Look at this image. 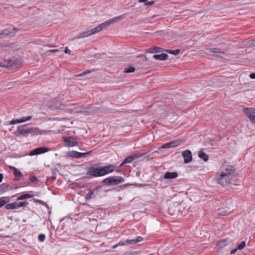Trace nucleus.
I'll return each instance as SVG.
<instances>
[{"instance_id":"f257e3e1","label":"nucleus","mask_w":255,"mask_h":255,"mask_svg":"<svg viewBox=\"0 0 255 255\" xmlns=\"http://www.w3.org/2000/svg\"><path fill=\"white\" fill-rule=\"evenodd\" d=\"M221 174L217 179L218 183L223 186H226L230 184L233 183V179L236 176L235 168L232 166L222 167L221 169Z\"/></svg>"},{"instance_id":"f03ea898","label":"nucleus","mask_w":255,"mask_h":255,"mask_svg":"<svg viewBox=\"0 0 255 255\" xmlns=\"http://www.w3.org/2000/svg\"><path fill=\"white\" fill-rule=\"evenodd\" d=\"M116 167V166L113 164H110L102 167H95L92 166L88 168L86 175L93 177L102 176L112 172Z\"/></svg>"},{"instance_id":"7ed1b4c3","label":"nucleus","mask_w":255,"mask_h":255,"mask_svg":"<svg viewBox=\"0 0 255 255\" xmlns=\"http://www.w3.org/2000/svg\"><path fill=\"white\" fill-rule=\"evenodd\" d=\"M125 14H122L119 16L114 17L104 22L95 27H89L86 32H100L103 30H106V28L111 24L122 20L125 18Z\"/></svg>"},{"instance_id":"20e7f679","label":"nucleus","mask_w":255,"mask_h":255,"mask_svg":"<svg viewBox=\"0 0 255 255\" xmlns=\"http://www.w3.org/2000/svg\"><path fill=\"white\" fill-rule=\"evenodd\" d=\"M18 134H21L24 136L30 133L35 134H43L46 133L45 130H41L37 127H30L26 125L19 126L16 131Z\"/></svg>"},{"instance_id":"39448f33","label":"nucleus","mask_w":255,"mask_h":255,"mask_svg":"<svg viewBox=\"0 0 255 255\" xmlns=\"http://www.w3.org/2000/svg\"><path fill=\"white\" fill-rule=\"evenodd\" d=\"M22 63L19 59H10L0 63V66L6 67L8 70H12L20 67Z\"/></svg>"},{"instance_id":"423d86ee","label":"nucleus","mask_w":255,"mask_h":255,"mask_svg":"<svg viewBox=\"0 0 255 255\" xmlns=\"http://www.w3.org/2000/svg\"><path fill=\"white\" fill-rule=\"evenodd\" d=\"M244 111L252 123L255 124V109L253 108H244Z\"/></svg>"},{"instance_id":"0eeeda50","label":"nucleus","mask_w":255,"mask_h":255,"mask_svg":"<svg viewBox=\"0 0 255 255\" xmlns=\"http://www.w3.org/2000/svg\"><path fill=\"white\" fill-rule=\"evenodd\" d=\"M143 240L142 238L140 236L137 237L135 239L132 240H127L125 241H121L119 243V246H125L128 244H135L142 241Z\"/></svg>"},{"instance_id":"6e6552de","label":"nucleus","mask_w":255,"mask_h":255,"mask_svg":"<svg viewBox=\"0 0 255 255\" xmlns=\"http://www.w3.org/2000/svg\"><path fill=\"white\" fill-rule=\"evenodd\" d=\"M49 151V148L45 147H40L31 151L28 155L30 156L38 155Z\"/></svg>"},{"instance_id":"1a4fd4ad","label":"nucleus","mask_w":255,"mask_h":255,"mask_svg":"<svg viewBox=\"0 0 255 255\" xmlns=\"http://www.w3.org/2000/svg\"><path fill=\"white\" fill-rule=\"evenodd\" d=\"M63 140L65 141L66 145L69 147L74 146L77 143V140L74 137L72 136L64 137Z\"/></svg>"},{"instance_id":"9d476101","label":"nucleus","mask_w":255,"mask_h":255,"mask_svg":"<svg viewBox=\"0 0 255 255\" xmlns=\"http://www.w3.org/2000/svg\"><path fill=\"white\" fill-rule=\"evenodd\" d=\"M182 155L184 157V162L188 163L190 162L192 160L191 152L189 150H186L182 152Z\"/></svg>"},{"instance_id":"9b49d317","label":"nucleus","mask_w":255,"mask_h":255,"mask_svg":"<svg viewBox=\"0 0 255 255\" xmlns=\"http://www.w3.org/2000/svg\"><path fill=\"white\" fill-rule=\"evenodd\" d=\"M32 119V116H29L26 117H23L19 119L13 120L9 123L10 125L19 124L30 121Z\"/></svg>"},{"instance_id":"f8f14e48","label":"nucleus","mask_w":255,"mask_h":255,"mask_svg":"<svg viewBox=\"0 0 255 255\" xmlns=\"http://www.w3.org/2000/svg\"><path fill=\"white\" fill-rule=\"evenodd\" d=\"M136 154H132L128 156L124 161L121 164L120 166H122L127 163H129L131 162L136 157H137Z\"/></svg>"},{"instance_id":"ddd939ff","label":"nucleus","mask_w":255,"mask_h":255,"mask_svg":"<svg viewBox=\"0 0 255 255\" xmlns=\"http://www.w3.org/2000/svg\"><path fill=\"white\" fill-rule=\"evenodd\" d=\"M124 178L120 176H112V185H117L124 182Z\"/></svg>"},{"instance_id":"4468645a","label":"nucleus","mask_w":255,"mask_h":255,"mask_svg":"<svg viewBox=\"0 0 255 255\" xmlns=\"http://www.w3.org/2000/svg\"><path fill=\"white\" fill-rule=\"evenodd\" d=\"M168 56L165 53L154 55L153 58L156 60H165L167 59Z\"/></svg>"},{"instance_id":"2eb2a0df","label":"nucleus","mask_w":255,"mask_h":255,"mask_svg":"<svg viewBox=\"0 0 255 255\" xmlns=\"http://www.w3.org/2000/svg\"><path fill=\"white\" fill-rule=\"evenodd\" d=\"M178 176V173L177 172H168L166 173L164 175V178L165 179H174Z\"/></svg>"},{"instance_id":"dca6fc26","label":"nucleus","mask_w":255,"mask_h":255,"mask_svg":"<svg viewBox=\"0 0 255 255\" xmlns=\"http://www.w3.org/2000/svg\"><path fill=\"white\" fill-rule=\"evenodd\" d=\"M88 153H81L77 151H72L70 153V155L75 158H80L84 156Z\"/></svg>"},{"instance_id":"f3484780","label":"nucleus","mask_w":255,"mask_h":255,"mask_svg":"<svg viewBox=\"0 0 255 255\" xmlns=\"http://www.w3.org/2000/svg\"><path fill=\"white\" fill-rule=\"evenodd\" d=\"M34 197V195L33 194H22L21 195H20L18 197L17 200H24V199H28V198H33Z\"/></svg>"},{"instance_id":"a211bd4d","label":"nucleus","mask_w":255,"mask_h":255,"mask_svg":"<svg viewBox=\"0 0 255 255\" xmlns=\"http://www.w3.org/2000/svg\"><path fill=\"white\" fill-rule=\"evenodd\" d=\"M5 208L7 210L18 209L17 206V202H13L6 204L5 205Z\"/></svg>"},{"instance_id":"6ab92c4d","label":"nucleus","mask_w":255,"mask_h":255,"mask_svg":"<svg viewBox=\"0 0 255 255\" xmlns=\"http://www.w3.org/2000/svg\"><path fill=\"white\" fill-rule=\"evenodd\" d=\"M10 168L13 171V173L16 177L19 178L22 176V174L20 171L17 170L15 167L11 166Z\"/></svg>"},{"instance_id":"aec40b11","label":"nucleus","mask_w":255,"mask_h":255,"mask_svg":"<svg viewBox=\"0 0 255 255\" xmlns=\"http://www.w3.org/2000/svg\"><path fill=\"white\" fill-rule=\"evenodd\" d=\"M199 157L204 161H207L208 160V156L204 152L200 151L198 154Z\"/></svg>"},{"instance_id":"412c9836","label":"nucleus","mask_w":255,"mask_h":255,"mask_svg":"<svg viewBox=\"0 0 255 255\" xmlns=\"http://www.w3.org/2000/svg\"><path fill=\"white\" fill-rule=\"evenodd\" d=\"M8 202V199L6 197L0 198V208L6 204Z\"/></svg>"},{"instance_id":"4be33fe9","label":"nucleus","mask_w":255,"mask_h":255,"mask_svg":"<svg viewBox=\"0 0 255 255\" xmlns=\"http://www.w3.org/2000/svg\"><path fill=\"white\" fill-rule=\"evenodd\" d=\"M165 51H166L168 53H169V54H171L172 55H178L180 52L179 49H176L174 50H170V49H166Z\"/></svg>"},{"instance_id":"5701e85b","label":"nucleus","mask_w":255,"mask_h":255,"mask_svg":"<svg viewBox=\"0 0 255 255\" xmlns=\"http://www.w3.org/2000/svg\"><path fill=\"white\" fill-rule=\"evenodd\" d=\"M94 192L93 190L90 191L86 195H85V199L86 200H88L93 197Z\"/></svg>"},{"instance_id":"b1692460","label":"nucleus","mask_w":255,"mask_h":255,"mask_svg":"<svg viewBox=\"0 0 255 255\" xmlns=\"http://www.w3.org/2000/svg\"><path fill=\"white\" fill-rule=\"evenodd\" d=\"M28 204V203L26 201H22L20 202H17V208L26 207Z\"/></svg>"},{"instance_id":"393cba45","label":"nucleus","mask_w":255,"mask_h":255,"mask_svg":"<svg viewBox=\"0 0 255 255\" xmlns=\"http://www.w3.org/2000/svg\"><path fill=\"white\" fill-rule=\"evenodd\" d=\"M102 183L105 184L112 185V177H108L102 181Z\"/></svg>"},{"instance_id":"a878e982","label":"nucleus","mask_w":255,"mask_h":255,"mask_svg":"<svg viewBox=\"0 0 255 255\" xmlns=\"http://www.w3.org/2000/svg\"><path fill=\"white\" fill-rule=\"evenodd\" d=\"M135 71V68L133 67H126L124 69L125 73H131Z\"/></svg>"},{"instance_id":"bb28decb","label":"nucleus","mask_w":255,"mask_h":255,"mask_svg":"<svg viewBox=\"0 0 255 255\" xmlns=\"http://www.w3.org/2000/svg\"><path fill=\"white\" fill-rule=\"evenodd\" d=\"M179 140H174L169 142L170 147H175L180 144Z\"/></svg>"},{"instance_id":"cd10ccee","label":"nucleus","mask_w":255,"mask_h":255,"mask_svg":"<svg viewBox=\"0 0 255 255\" xmlns=\"http://www.w3.org/2000/svg\"><path fill=\"white\" fill-rule=\"evenodd\" d=\"M246 243L245 241L242 242L239 245H238L236 248L239 250H242L245 247Z\"/></svg>"},{"instance_id":"c85d7f7f","label":"nucleus","mask_w":255,"mask_h":255,"mask_svg":"<svg viewBox=\"0 0 255 255\" xmlns=\"http://www.w3.org/2000/svg\"><path fill=\"white\" fill-rule=\"evenodd\" d=\"M38 239L40 242H42L44 241L45 239V236L43 234H39L38 235Z\"/></svg>"},{"instance_id":"c756f323","label":"nucleus","mask_w":255,"mask_h":255,"mask_svg":"<svg viewBox=\"0 0 255 255\" xmlns=\"http://www.w3.org/2000/svg\"><path fill=\"white\" fill-rule=\"evenodd\" d=\"M210 51H211V52H214V53H222L220 49H218L217 48H211V49H209Z\"/></svg>"},{"instance_id":"7c9ffc66","label":"nucleus","mask_w":255,"mask_h":255,"mask_svg":"<svg viewBox=\"0 0 255 255\" xmlns=\"http://www.w3.org/2000/svg\"><path fill=\"white\" fill-rule=\"evenodd\" d=\"M60 106H61V105L59 103H58V104H57L56 105H51L50 107L52 109H61Z\"/></svg>"},{"instance_id":"2f4dec72","label":"nucleus","mask_w":255,"mask_h":255,"mask_svg":"<svg viewBox=\"0 0 255 255\" xmlns=\"http://www.w3.org/2000/svg\"><path fill=\"white\" fill-rule=\"evenodd\" d=\"M93 71H95V70L94 69H93L92 70H86L84 72H83L82 74L79 75V76L84 75L87 74L88 73H91Z\"/></svg>"},{"instance_id":"473e14b6","label":"nucleus","mask_w":255,"mask_h":255,"mask_svg":"<svg viewBox=\"0 0 255 255\" xmlns=\"http://www.w3.org/2000/svg\"><path fill=\"white\" fill-rule=\"evenodd\" d=\"M154 52L156 53H159L163 50V48L159 47H154Z\"/></svg>"},{"instance_id":"72a5a7b5","label":"nucleus","mask_w":255,"mask_h":255,"mask_svg":"<svg viewBox=\"0 0 255 255\" xmlns=\"http://www.w3.org/2000/svg\"><path fill=\"white\" fill-rule=\"evenodd\" d=\"M169 147H170L169 142L164 144L162 146V148H168Z\"/></svg>"},{"instance_id":"f704fd0d","label":"nucleus","mask_w":255,"mask_h":255,"mask_svg":"<svg viewBox=\"0 0 255 255\" xmlns=\"http://www.w3.org/2000/svg\"><path fill=\"white\" fill-rule=\"evenodd\" d=\"M30 179L32 182L37 181V178L35 176H31Z\"/></svg>"},{"instance_id":"c9c22d12","label":"nucleus","mask_w":255,"mask_h":255,"mask_svg":"<svg viewBox=\"0 0 255 255\" xmlns=\"http://www.w3.org/2000/svg\"><path fill=\"white\" fill-rule=\"evenodd\" d=\"M249 77L252 79H255V73L250 74Z\"/></svg>"},{"instance_id":"e433bc0d","label":"nucleus","mask_w":255,"mask_h":255,"mask_svg":"<svg viewBox=\"0 0 255 255\" xmlns=\"http://www.w3.org/2000/svg\"><path fill=\"white\" fill-rule=\"evenodd\" d=\"M154 3V1H148L147 3H145V5H151Z\"/></svg>"},{"instance_id":"4c0bfd02","label":"nucleus","mask_w":255,"mask_h":255,"mask_svg":"<svg viewBox=\"0 0 255 255\" xmlns=\"http://www.w3.org/2000/svg\"><path fill=\"white\" fill-rule=\"evenodd\" d=\"M64 52L66 53H69L71 51L67 47L65 48V50H64Z\"/></svg>"},{"instance_id":"58836bf2","label":"nucleus","mask_w":255,"mask_h":255,"mask_svg":"<svg viewBox=\"0 0 255 255\" xmlns=\"http://www.w3.org/2000/svg\"><path fill=\"white\" fill-rule=\"evenodd\" d=\"M238 250L237 248H236L235 249L231 251V254H234Z\"/></svg>"},{"instance_id":"ea45409f","label":"nucleus","mask_w":255,"mask_h":255,"mask_svg":"<svg viewBox=\"0 0 255 255\" xmlns=\"http://www.w3.org/2000/svg\"><path fill=\"white\" fill-rule=\"evenodd\" d=\"M147 52H148L149 53H154L155 52H154V47L152 48H150L148 51H147Z\"/></svg>"},{"instance_id":"a19ab883","label":"nucleus","mask_w":255,"mask_h":255,"mask_svg":"<svg viewBox=\"0 0 255 255\" xmlns=\"http://www.w3.org/2000/svg\"><path fill=\"white\" fill-rule=\"evenodd\" d=\"M57 51H58V49H51V50H49V52H51V53H53V52H57Z\"/></svg>"},{"instance_id":"79ce46f5","label":"nucleus","mask_w":255,"mask_h":255,"mask_svg":"<svg viewBox=\"0 0 255 255\" xmlns=\"http://www.w3.org/2000/svg\"><path fill=\"white\" fill-rule=\"evenodd\" d=\"M147 0H138V1L139 2H144L145 4V3H147L148 2Z\"/></svg>"},{"instance_id":"37998d69","label":"nucleus","mask_w":255,"mask_h":255,"mask_svg":"<svg viewBox=\"0 0 255 255\" xmlns=\"http://www.w3.org/2000/svg\"><path fill=\"white\" fill-rule=\"evenodd\" d=\"M91 35V33L90 34L87 35H83L82 34H81L78 37L79 38H84L85 37L89 36Z\"/></svg>"},{"instance_id":"c03bdc74","label":"nucleus","mask_w":255,"mask_h":255,"mask_svg":"<svg viewBox=\"0 0 255 255\" xmlns=\"http://www.w3.org/2000/svg\"><path fill=\"white\" fill-rule=\"evenodd\" d=\"M3 179V175L0 173V182H1Z\"/></svg>"},{"instance_id":"a18cd8bd","label":"nucleus","mask_w":255,"mask_h":255,"mask_svg":"<svg viewBox=\"0 0 255 255\" xmlns=\"http://www.w3.org/2000/svg\"><path fill=\"white\" fill-rule=\"evenodd\" d=\"M118 246H119L118 244H116V245H114V246H113V249H115V248H116L117 247H118Z\"/></svg>"},{"instance_id":"49530a36","label":"nucleus","mask_w":255,"mask_h":255,"mask_svg":"<svg viewBox=\"0 0 255 255\" xmlns=\"http://www.w3.org/2000/svg\"><path fill=\"white\" fill-rule=\"evenodd\" d=\"M54 120H59V121L60 120V119L58 118H55V119H54Z\"/></svg>"}]
</instances>
